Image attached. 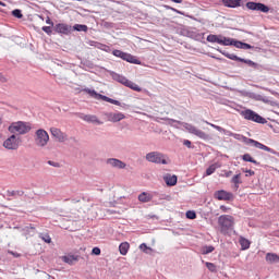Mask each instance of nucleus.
Instances as JSON below:
<instances>
[{
	"label": "nucleus",
	"instance_id": "ddd939ff",
	"mask_svg": "<svg viewBox=\"0 0 279 279\" xmlns=\"http://www.w3.org/2000/svg\"><path fill=\"white\" fill-rule=\"evenodd\" d=\"M102 114L105 119H107V121H110L111 123H119V121H123V119H125V114H123L122 112H104Z\"/></svg>",
	"mask_w": 279,
	"mask_h": 279
},
{
	"label": "nucleus",
	"instance_id": "4be33fe9",
	"mask_svg": "<svg viewBox=\"0 0 279 279\" xmlns=\"http://www.w3.org/2000/svg\"><path fill=\"white\" fill-rule=\"evenodd\" d=\"M226 8H241V0H222Z\"/></svg>",
	"mask_w": 279,
	"mask_h": 279
},
{
	"label": "nucleus",
	"instance_id": "39448f33",
	"mask_svg": "<svg viewBox=\"0 0 279 279\" xmlns=\"http://www.w3.org/2000/svg\"><path fill=\"white\" fill-rule=\"evenodd\" d=\"M111 77L116 82H119L120 84H123V86H126L128 88H131V90H135L136 93H141L142 88L136 85V83L128 80L125 76L118 74L116 72H111Z\"/></svg>",
	"mask_w": 279,
	"mask_h": 279
},
{
	"label": "nucleus",
	"instance_id": "3c124183",
	"mask_svg": "<svg viewBox=\"0 0 279 279\" xmlns=\"http://www.w3.org/2000/svg\"><path fill=\"white\" fill-rule=\"evenodd\" d=\"M46 23L47 25H50V27H53V22L51 21V19L47 17Z\"/></svg>",
	"mask_w": 279,
	"mask_h": 279
},
{
	"label": "nucleus",
	"instance_id": "6e6d98bb",
	"mask_svg": "<svg viewBox=\"0 0 279 279\" xmlns=\"http://www.w3.org/2000/svg\"><path fill=\"white\" fill-rule=\"evenodd\" d=\"M0 82H5V76L0 74Z\"/></svg>",
	"mask_w": 279,
	"mask_h": 279
},
{
	"label": "nucleus",
	"instance_id": "9b49d317",
	"mask_svg": "<svg viewBox=\"0 0 279 279\" xmlns=\"http://www.w3.org/2000/svg\"><path fill=\"white\" fill-rule=\"evenodd\" d=\"M19 145H21V141L14 134H12L3 142V147H5V149L14 150L19 147Z\"/></svg>",
	"mask_w": 279,
	"mask_h": 279
},
{
	"label": "nucleus",
	"instance_id": "412c9836",
	"mask_svg": "<svg viewBox=\"0 0 279 279\" xmlns=\"http://www.w3.org/2000/svg\"><path fill=\"white\" fill-rule=\"evenodd\" d=\"M167 186H175L178 184V177L175 174H167L163 177Z\"/></svg>",
	"mask_w": 279,
	"mask_h": 279
},
{
	"label": "nucleus",
	"instance_id": "a18cd8bd",
	"mask_svg": "<svg viewBox=\"0 0 279 279\" xmlns=\"http://www.w3.org/2000/svg\"><path fill=\"white\" fill-rule=\"evenodd\" d=\"M92 254H94V256H99L100 254H101V248H99V247H94L93 250H92Z\"/></svg>",
	"mask_w": 279,
	"mask_h": 279
},
{
	"label": "nucleus",
	"instance_id": "2f4dec72",
	"mask_svg": "<svg viewBox=\"0 0 279 279\" xmlns=\"http://www.w3.org/2000/svg\"><path fill=\"white\" fill-rule=\"evenodd\" d=\"M242 160H244V162H252L253 165H259V162L256 161L254 158H252V155L250 154H244L242 156Z\"/></svg>",
	"mask_w": 279,
	"mask_h": 279
},
{
	"label": "nucleus",
	"instance_id": "6ab92c4d",
	"mask_svg": "<svg viewBox=\"0 0 279 279\" xmlns=\"http://www.w3.org/2000/svg\"><path fill=\"white\" fill-rule=\"evenodd\" d=\"M54 32H57L58 34H70L71 32V26L69 24H57L54 26Z\"/></svg>",
	"mask_w": 279,
	"mask_h": 279
},
{
	"label": "nucleus",
	"instance_id": "09e8293b",
	"mask_svg": "<svg viewBox=\"0 0 279 279\" xmlns=\"http://www.w3.org/2000/svg\"><path fill=\"white\" fill-rule=\"evenodd\" d=\"M98 49H101L102 51H110V47L109 46H106V45H101L100 44V47H98Z\"/></svg>",
	"mask_w": 279,
	"mask_h": 279
},
{
	"label": "nucleus",
	"instance_id": "5fc2aeb1",
	"mask_svg": "<svg viewBox=\"0 0 279 279\" xmlns=\"http://www.w3.org/2000/svg\"><path fill=\"white\" fill-rule=\"evenodd\" d=\"M257 100L258 101H265V99H263V96H260V95L257 96Z\"/></svg>",
	"mask_w": 279,
	"mask_h": 279
},
{
	"label": "nucleus",
	"instance_id": "c9c22d12",
	"mask_svg": "<svg viewBox=\"0 0 279 279\" xmlns=\"http://www.w3.org/2000/svg\"><path fill=\"white\" fill-rule=\"evenodd\" d=\"M217 169H219V166L217 163H213L207 168L206 175H213V173L217 171Z\"/></svg>",
	"mask_w": 279,
	"mask_h": 279
},
{
	"label": "nucleus",
	"instance_id": "13d9d810",
	"mask_svg": "<svg viewBox=\"0 0 279 279\" xmlns=\"http://www.w3.org/2000/svg\"><path fill=\"white\" fill-rule=\"evenodd\" d=\"M173 3H182V0H171Z\"/></svg>",
	"mask_w": 279,
	"mask_h": 279
},
{
	"label": "nucleus",
	"instance_id": "603ef678",
	"mask_svg": "<svg viewBox=\"0 0 279 279\" xmlns=\"http://www.w3.org/2000/svg\"><path fill=\"white\" fill-rule=\"evenodd\" d=\"M245 173H248V175H254L255 174L254 170H245Z\"/></svg>",
	"mask_w": 279,
	"mask_h": 279
},
{
	"label": "nucleus",
	"instance_id": "5701e85b",
	"mask_svg": "<svg viewBox=\"0 0 279 279\" xmlns=\"http://www.w3.org/2000/svg\"><path fill=\"white\" fill-rule=\"evenodd\" d=\"M233 138H235V141H240L241 143H244L245 145H250V143H252V138L246 137L242 134L233 133Z\"/></svg>",
	"mask_w": 279,
	"mask_h": 279
},
{
	"label": "nucleus",
	"instance_id": "f8f14e48",
	"mask_svg": "<svg viewBox=\"0 0 279 279\" xmlns=\"http://www.w3.org/2000/svg\"><path fill=\"white\" fill-rule=\"evenodd\" d=\"M246 8L255 12H264V14H267V12H269V7L260 2H247Z\"/></svg>",
	"mask_w": 279,
	"mask_h": 279
},
{
	"label": "nucleus",
	"instance_id": "79ce46f5",
	"mask_svg": "<svg viewBox=\"0 0 279 279\" xmlns=\"http://www.w3.org/2000/svg\"><path fill=\"white\" fill-rule=\"evenodd\" d=\"M206 267H207V269H209V271H213V272L217 271V266H215V264H213L210 262L206 263Z\"/></svg>",
	"mask_w": 279,
	"mask_h": 279
},
{
	"label": "nucleus",
	"instance_id": "bf43d9fd",
	"mask_svg": "<svg viewBox=\"0 0 279 279\" xmlns=\"http://www.w3.org/2000/svg\"><path fill=\"white\" fill-rule=\"evenodd\" d=\"M220 208H221V210H226V206H221Z\"/></svg>",
	"mask_w": 279,
	"mask_h": 279
},
{
	"label": "nucleus",
	"instance_id": "dca6fc26",
	"mask_svg": "<svg viewBox=\"0 0 279 279\" xmlns=\"http://www.w3.org/2000/svg\"><path fill=\"white\" fill-rule=\"evenodd\" d=\"M248 145H252L257 149H263L264 151H268L269 154H276V151L272 148H270L269 146H265L263 143L257 142L256 140H253V138H251V143Z\"/></svg>",
	"mask_w": 279,
	"mask_h": 279
},
{
	"label": "nucleus",
	"instance_id": "72a5a7b5",
	"mask_svg": "<svg viewBox=\"0 0 279 279\" xmlns=\"http://www.w3.org/2000/svg\"><path fill=\"white\" fill-rule=\"evenodd\" d=\"M73 29L75 32H88V26L87 25H84V24H75L73 26Z\"/></svg>",
	"mask_w": 279,
	"mask_h": 279
},
{
	"label": "nucleus",
	"instance_id": "6e6552de",
	"mask_svg": "<svg viewBox=\"0 0 279 279\" xmlns=\"http://www.w3.org/2000/svg\"><path fill=\"white\" fill-rule=\"evenodd\" d=\"M49 143V133L45 129H38L35 132V145L37 147H47Z\"/></svg>",
	"mask_w": 279,
	"mask_h": 279
},
{
	"label": "nucleus",
	"instance_id": "4d7b16f0",
	"mask_svg": "<svg viewBox=\"0 0 279 279\" xmlns=\"http://www.w3.org/2000/svg\"><path fill=\"white\" fill-rule=\"evenodd\" d=\"M167 8H168V10H172L173 12H180V11L175 10L174 8H171V7H167Z\"/></svg>",
	"mask_w": 279,
	"mask_h": 279
},
{
	"label": "nucleus",
	"instance_id": "7ed1b4c3",
	"mask_svg": "<svg viewBox=\"0 0 279 279\" xmlns=\"http://www.w3.org/2000/svg\"><path fill=\"white\" fill-rule=\"evenodd\" d=\"M220 232L222 234H230L234 230V218L230 215H222L218 218Z\"/></svg>",
	"mask_w": 279,
	"mask_h": 279
},
{
	"label": "nucleus",
	"instance_id": "2eb2a0df",
	"mask_svg": "<svg viewBox=\"0 0 279 279\" xmlns=\"http://www.w3.org/2000/svg\"><path fill=\"white\" fill-rule=\"evenodd\" d=\"M214 197L216 199H219L220 202H230V199H232V193L230 192H226L223 190H219L217 192H215Z\"/></svg>",
	"mask_w": 279,
	"mask_h": 279
},
{
	"label": "nucleus",
	"instance_id": "393cba45",
	"mask_svg": "<svg viewBox=\"0 0 279 279\" xmlns=\"http://www.w3.org/2000/svg\"><path fill=\"white\" fill-rule=\"evenodd\" d=\"M235 47H236V49H244V50L254 49V47L252 45L245 44V43L239 41V40H236Z\"/></svg>",
	"mask_w": 279,
	"mask_h": 279
},
{
	"label": "nucleus",
	"instance_id": "20e7f679",
	"mask_svg": "<svg viewBox=\"0 0 279 279\" xmlns=\"http://www.w3.org/2000/svg\"><path fill=\"white\" fill-rule=\"evenodd\" d=\"M81 93H86L87 95H89V97H92V99H96L97 101L102 100L107 101L108 104H113V106H121V102L119 100L112 99L108 96H104L97 93V90L90 89L88 87L81 89Z\"/></svg>",
	"mask_w": 279,
	"mask_h": 279
},
{
	"label": "nucleus",
	"instance_id": "a19ab883",
	"mask_svg": "<svg viewBox=\"0 0 279 279\" xmlns=\"http://www.w3.org/2000/svg\"><path fill=\"white\" fill-rule=\"evenodd\" d=\"M241 62H244V64H247L248 66H252L253 69H256V66H258V63L250 60V59H243V61Z\"/></svg>",
	"mask_w": 279,
	"mask_h": 279
},
{
	"label": "nucleus",
	"instance_id": "49530a36",
	"mask_svg": "<svg viewBox=\"0 0 279 279\" xmlns=\"http://www.w3.org/2000/svg\"><path fill=\"white\" fill-rule=\"evenodd\" d=\"M48 165L50 166V167H54V168H60V163L59 162H56V161H51V160H49L48 161Z\"/></svg>",
	"mask_w": 279,
	"mask_h": 279
},
{
	"label": "nucleus",
	"instance_id": "9d476101",
	"mask_svg": "<svg viewBox=\"0 0 279 279\" xmlns=\"http://www.w3.org/2000/svg\"><path fill=\"white\" fill-rule=\"evenodd\" d=\"M78 119L86 121V123H93L94 125H104V122L95 114L76 113Z\"/></svg>",
	"mask_w": 279,
	"mask_h": 279
},
{
	"label": "nucleus",
	"instance_id": "a211bd4d",
	"mask_svg": "<svg viewBox=\"0 0 279 279\" xmlns=\"http://www.w3.org/2000/svg\"><path fill=\"white\" fill-rule=\"evenodd\" d=\"M219 45H223V47H236V39L220 35Z\"/></svg>",
	"mask_w": 279,
	"mask_h": 279
},
{
	"label": "nucleus",
	"instance_id": "8fccbe9b",
	"mask_svg": "<svg viewBox=\"0 0 279 279\" xmlns=\"http://www.w3.org/2000/svg\"><path fill=\"white\" fill-rule=\"evenodd\" d=\"M183 145H185V147H189V149H191V141L185 140V141L183 142Z\"/></svg>",
	"mask_w": 279,
	"mask_h": 279
},
{
	"label": "nucleus",
	"instance_id": "7c9ffc66",
	"mask_svg": "<svg viewBox=\"0 0 279 279\" xmlns=\"http://www.w3.org/2000/svg\"><path fill=\"white\" fill-rule=\"evenodd\" d=\"M221 40V35H208L207 43H217L219 45Z\"/></svg>",
	"mask_w": 279,
	"mask_h": 279
},
{
	"label": "nucleus",
	"instance_id": "c756f323",
	"mask_svg": "<svg viewBox=\"0 0 279 279\" xmlns=\"http://www.w3.org/2000/svg\"><path fill=\"white\" fill-rule=\"evenodd\" d=\"M202 254L207 255V254H213L215 252V246L213 245H205L201 248Z\"/></svg>",
	"mask_w": 279,
	"mask_h": 279
},
{
	"label": "nucleus",
	"instance_id": "4468645a",
	"mask_svg": "<svg viewBox=\"0 0 279 279\" xmlns=\"http://www.w3.org/2000/svg\"><path fill=\"white\" fill-rule=\"evenodd\" d=\"M50 133L58 143H64L66 141V134L58 128H50Z\"/></svg>",
	"mask_w": 279,
	"mask_h": 279
},
{
	"label": "nucleus",
	"instance_id": "aec40b11",
	"mask_svg": "<svg viewBox=\"0 0 279 279\" xmlns=\"http://www.w3.org/2000/svg\"><path fill=\"white\" fill-rule=\"evenodd\" d=\"M205 123L207 125H210V128H214V130H217L218 132H221L222 134H225V136H232V137H234V133H232L231 131H228V130H226V129H223V128H221V126H219L217 124H213V123H210L208 121H205Z\"/></svg>",
	"mask_w": 279,
	"mask_h": 279
},
{
	"label": "nucleus",
	"instance_id": "864d4df0",
	"mask_svg": "<svg viewBox=\"0 0 279 279\" xmlns=\"http://www.w3.org/2000/svg\"><path fill=\"white\" fill-rule=\"evenodd\" d=\"M225 175H226V178H230V175H232V171L225 172Z\"/></svg>",
	"mask_w": 279,
	"mask_h": 279
},
{
	"label": "nucleus",
	"instance_id": "f3484780",
	"mask_svg": "<svg viewBox=\"0 0 279 279\" xmlns=\"http://www.w3.org/2000/svg\"><path fill=\"white\" fill-rule=\"evenodd\" d=\"M107 165H109V167H113V169H125L126 167L125 162L117 158L107 159Z\"/></svg>",
	"mask_w": 279,
	"mask_h": 279
},
{
	"label": "nucleus",
	"instance_id": "c85d7f7f",
	"mask_svg": "<svg viewBox=\"0 0 279 279\" xmlns=\"http://www.w3.org/2000/svg\"><path fill=\"white\" fill-rule=\"evenodd\" d=\"M266 260H267V263H278L279 262V257H278L277 254L268 253L266 255Z\"/></svg>",
	"mask_w": 279,
	"mask_h": 279
},
{
	"label": "nucleus",
	"instance_id": "e433bc0d",
	"mask_svg": "<svg viewBox=\"0 0 279 279\" xmlns=\"http://www.w3.org/2000/svg\"><path fill=\"white\" fill-rule=\"evenodd\" d=\"M7 195L9 197H14L15 195H19V197H23V195H25V192H23V191H8Z\"/></svg>",
	"mask_w": 279,
	"mask_h": 279
},
{
	"label": "nucleus",
	"instance_id": "58836bf2",
	"mask_svg": "<svg viewBox=\"0 0 279 279\" xmlns=\"http://www.w3.org/2000/svg\"><path fill=\"white\" fill-rule=\"evenodd\" d=\"M24 231L26 232V234H28V236H34L36 234V228H34L33 226L25 227Z\"/></svg>",
	"mask_w": 279,
	"mask_h": 279
},
{
	"label": "nucleus",
	"instance_id": "473e14b6",
	"mask_svg": "<svg viewBox=\"0 0 279 279\" xmlns=\"http://www.w3.org/2000/svg\"><path fill=\"white\" fill-rule=\"evenodd\" d=\"M240 245L242 247V250H250V240L245 239V238H240Z\"/></svg>",
	"mask_w": 279,
	"mask_h": 279
},
{
	"label": "nucleus",
	"instance_id": "37998d69",
	"mask_svg": "<svg viewBox=\"0 0 279 279\" xmlns=\"http://www.w3.org/2000/svg\"><path fill=\"white\" fill-rule=\"evenodd\" d=\"M13 16H15V19H21L23 16V13L20 9H15L12 11Z\"/></svg>",
	"mask_w": 279,
	"mask_h": 279
},
{
	"label": "nucleus",
	"instance_id": "b1692460",
	"mask_svg": "<svg viewBox=\"0 0 279 279\" xmlns=\"http://www.w3.org/2000/svg\"><path fill=\"white\" fill-rule=\"evenodd\" d=\"M220 53H222V56H225V58H228L229 60H235L236 62H242L243 61V58L238 57L234 53H229V52L221 51V50H220Z\"/></svg>",
	"mask_w": 279,
	"mask_h": 279
},
{
	"label": "nucleus",
	"instance_id": "f257e3e1",
	"mask_svg": "<svg viewBox=\"0 0 279 279\" xmlns=\"http://www.w3.org/2000/svg\"><path fill=\"white\" fill-rule=\"evenodd\" d=\"M168 125H172V128L180 129L178 125H183V128L189 132V134H194V136H197L198 138H202V141H208V134L206 132L197 129L195 125L173 120V119H168Z\"/></svg>",
	"mask_w": 279,
	"mask_h": 279
},
{
	"label": "nucleus",
	"instance_id": "cd10ccee",
	"mask_svg": "<svg viewBox=\"0 0 279 279\" xmlns=\"http://www.w3.org/2000/svg\"><path fill=\"white\" fill-rule=\"evenodd\" d=\"M119 250H120V254L122 256H125V254H128V251L130 250V244L124 242V243H121L120 246H119Z\"/></svg>",
	"mask_w": 279,
	"mask_h": 279
},
{
	"label": "nucleus",
	"instance_id": "de8ad7c7",
	"mask_svg": "<svg viewBox=\"0 0 279 279\" xmlns=\"http://www.w3.org/2000/svg\"><path fill=\"white\" fill-rule=\"evenodd\" d=\"M43 32H45L46 34H51V26H43Z\"/></svg>",
	"mask_w": 279,
	"mask_h": 279
},
{
	"label": "nucleus",
	"instance_id": "f704fd0d",
	"mask_svg": "<svg viewBox=\"0 0 279 279\" xmlns=\"http://www.w3.org/2000/svg\"><path fill=\"white\" fill-rule=\"evenodd\" d=\"M140 250H141L142 252H144V254H151V252H154V248L147 246L146 243H142V244L140 245Z\"/></svg>",
	"mask_w": 279,
	"mask_h": 279
},
{
	"label": "nucleus",
	"instance_id": "052dcab7",
	"mask_svg": "<svg viewBox=\"0 0 279 279\" xmlns=\"http://www.w3.org/2000/svg\"><path fill=\"white\" fill-rule=\"evenodd\" d=\"M0 5H5L3 2L0 1Z\"/></svg>",
	"mask_w": 279,
	"mask_h": 279
},
{
	"label": "nucleus",
	"instance_id": "c03bdc74",
	"mask_svg": "<svg viewBox=\"0 0 279 279\" xmlns=\"http://www.w3.org/2000/svg\"><path fill=\"white\" fill-rule=\"evenodd\" d=\"M185 215H186L187 219H196L197 218V214H195V211L189 210V211H186Z\"/></svg>",
	"mask_w": 279,
	"mask_h": 279
},
{
	"label": "nucleus",
	"instance_id": "f03ea898",
	"mask_svg": "<svg viewBox=\"0 0 279 279\" xmlns=\"http://www.w3.org/2000/svg\"><path fill=\"white\" fill-rule=\"evenodd\" d=\"M8 131L11 134H14L15 136L16 134L19 135L28 134V132L32 131V124H29V122H23V121L13 122L9 125Z\"/></svg>",
	"mask_w": 279,
	"mask_h": 279
},
{
	"label": "nucleus",
	"instance_id": "0eeeda50",
	"mask_svg": "<svg viewBox=\"0 0 279 279\" xmlns=\"http://www.w3.org/2000/svg\"><path fill=\"white\" fill-rule=\"evenodd\" d=\"M145 159L147 162H153L155 165H169L167 156L160 151H150L146 154Z\"/></svg>",
	"mask_w": 279,
	"mask_h": 279
},
{
	"label": "nucleus",
	"instance_id": "423d86ee",
	"mask_svg": "<svg viewBox=\"0 0 279 279\" xmlns=\"http://www.w3.org/2000/svg\"><path fill=\"white\" fill-rule=\"evenodd\" d=\"M241 117H243L246 121H253L254 123H260L262 125H265L267 123V120L263 118L260 114L256 113L252 109H245L241 111Z\"/></svg>",
	"mask_w": 279,
	"mask_h": 279
},
{
	"label": "nucleus",
	"instance_id": "a878e982",
	"mask_svg": "<svg viewBox=\"0 0 279 279\" xmlns=\"http://www.w3.org/2000/svg\"><path fill=\"white\" fill-rule=\"evenodd\" d=\"M138 199L143 204H147V202H151V196H149V194H147V192H143L138 195Z\"/></svg>",
	"mask_w": 279,
	"mask_h": 279
},
{
	"label": "nucleus",
	"instance_id": "4c0bfd02",
	"mask_svg": "<svg viewBox=\"0 0 279 279\" xmlns=\"http://www.w3.org/2000/svg\"><path fill=\"white\" fill-rule=\"evenodd\" d=\"M231 182L234 184L235 189H239V184H241V173L235 174L232 179Z\"/></svg>",
	"mask_w": 279,
	"mask_h": 279
},
{
	"label": "nucleus",
	"instance_id": "bb28decb",
	"mask_svg": "<svg viewBox=\"0 0 279 279\" xmlns=\"http://www.w3.org/2000/svg\"><path fill=\"white\" fill-rule=\"evenodd\" d=\"M63 263H66L68 265H73L75 262H77V257L73 255H68L62 257Z\"/></svg>",
	"mask_w": 279,
	"mask_h": 279
},
{
	"label": "nucleus",
	"instance_id": "ea45409f",
	"mask_svg": "<svg viewBox=\"0 0 279 279\" xmlns=\"http://www.w3.org/2000/svg\"><path fill=\"white\" fill-rule=\"evenodd\" d=\"M39 239L44 240L45 243H51V236H49V233H39Z\"/></svg>",
	"mask_w": 279,
	"mask_h": 279
},
{
	"label": "nucleus",
	"instance_id": "1a4fd4ad",
	"mask_svg": "<svg viewBox=\"0 0 279 279\" xmlns=\"http://www.w3.org/2000/svg\"><path fill=\"white\" fill-rule=\"evenodd\" d=\"M112 53L113 56H116V58H121V60H125V62H130V64H141V60L136 59V57L128 52H123L121 50H113Z\"/></svg>",
	"mask_w": 279,
	"mask_h": 279
}]
</instances>
